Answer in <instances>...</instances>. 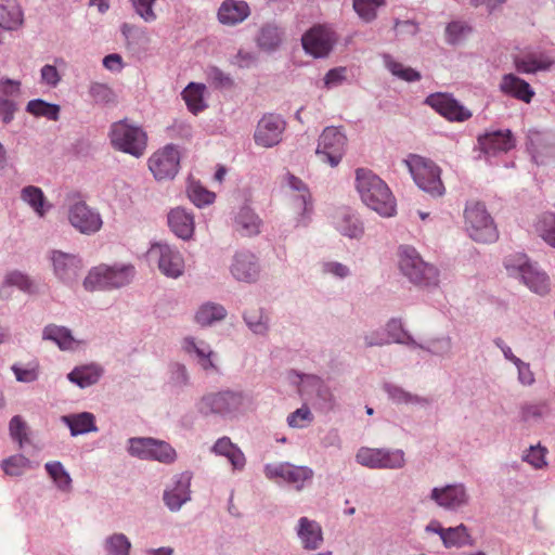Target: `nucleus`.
<instances>
[{"label":"nucleus","instance_id":"f257e3e1","mask_svg":"<svg viewBox=\"0 0 555 555\" xmlns=\"http://www.w3.org/2000/svg\"><path fill=\"white\" fill-rule=\"evenodd\" d=\"M356 188L367 207L383 217L395 215L396 201L391 191L372 170L365 168L357 169Z\"/></svg>","mask_w":555,"mask_h":555},{"label":"nucleus","instance_id":"f03ea898","mask_svg":"<svg viewBox=\"0 0 555 555\" xmlns=\"http://www.w3.org/2000/svg\"><path fill=\"white\" fill-rule=\"evenodd\" d=\"M398 263L401 273L416 286L434 287L438 285V269L434 264L425 262L415 248L400 247Z\"/></svg>","mask_w":555,"mask_h":555},{"label":"nucleus","instance_id":"7ed1b4c3","mask_svg":"<svg viewBox=\"0 0 555 555\" xmlns=\"http://www.w3.org/2000/svg\"><path fill=\"white\" fill-rule=\"evenodd\" d=\"M404 163L420 189L434 197L444 194L441 169L433 160L420 155H410Z\"/></svg>","mask_w":555,"mask_h":555},{"label":"nucleus","instance_id":"20e7f679","mask_svg":"<svg viewBox=\"0 0 555 555\" xmlns=\"http://www.w3.org/2000/svg\"><path fill=\"white\" fill-rule=\"evenodd\" d=\"M109 139L116 150L134 157L142 156L147 145L146 132L141 127L128 124L126 120L112 125Z\"/></svg>","mask_w":555,"mask_h":555},{"label":"nucleus","instance_id":"39448f33","mask_svg":"<svg viewBox=\"0 0 555 555\" xmlns=\"http://www.w3.org/2000/svg\"><path fill=\"white\" fill-rule=\"evenodd\" d=\"M464 217L466 230L474 241L479 243L496 241L499 236L496 227L483 204L479 202L467 204Z\"/></svg>","mask_w":555,"mask_h":555},{"label":"nucleus","instance_id":"423d86ee","mask_svg":"<svg viewBox=\"0 0 555 555\" xmlns=\"http://www.w3.org/2000/svg\"><path fill=\"white\" fill-rule=\"evenodd\" d=\"M509 275L519 278L532 292L544 295L550 289L548 276L537 270L524 254L509 256L504 261Z\"/></svg>","mask_w":555,"mask_h":555},{"label":"nucleus","instance_id":"0eeeda50","mask_svg":"<svg viewBox=\"0 0 555 555\" xmlns=\"http://www.w3.org/2000/svg\"><path fill=\"white\" fill-rule=\"evenodd\" d=\"M133 267L120 268L101 264L94 267L83 281L87 291L111 289L127 285L133 278Z\"/></svg>","mask_w":555,"mask_h":555},{"label":"nucleus","instance_id":"6e6552de","mask_svg":"<svg viewBox=\"0 0 555 555\" xmlns=\"http://www.w3.org/2000/svg\"><path fill=\"white\" fill-rule=\"evenodd\" d=\"M244 403L242 392L224 390L203 396L198 402V411L204 414L230 415L238 412Z\"/></svg>","mask_w":555,"mask_h":555},{"label":"nucleus","instance_id":"1a4fd4ad","mask_svg":"<svg viewBox=\"0 0 555 555\" xmlns=\"http://www.w3.org/2000/svg\"><path fill=\"white\" fill-rule=\"evenodd\" d=\"M357 462L365 467L374 469H397L405 464L402 450L375 449L362 447L356 455Z\"/></svg>","mask_w":555,"mask_h":555},{"label":"nucleus","instance_id":"9d476101","mask_svg":"<svg viewBox=\"0 0 555 555\" xmlns=\"http://www.w3.org/2000/svg\"><path fill=\"white\" fill-rule=\"evenodd\" d=\"M347 138L339 128L326 127L319 138L315 153L323 163L335 167L343 158Z\"/></svg>","mask_w":555,"mask_h":555},{"label":"nucleus","instance_id":"9b49d317","mask_svg":"<svg viewBox=\"0 0 555 555\" xmlns=\"http://www.w3.org/2000/svg\"><path fill=\"white\" fill-rule=\"evenodd\" d=\"M157 262L160 272L168 278H179L184 271V259L180 251L168 244L155 243L147 253Z\"/></svg>","mask_w":555,"mask_h":555},{"label":"nucleus","instance_id":"f8f14e48","mask_svg":"<svg viewBox=\"0 0 555 555\" xmlns=\"http://www.w3.org/2000/svg\"><path fill=\"white\" fill-rule=\"evenodd\" d=\"M335 41V33L325 25L313 26L301 38L305 51L314 57L327 56Z\"/></svg>","mask_w":555,"mask_h":555},{"label":"nucleus","instance_id":"ddd939ff","mask_svg":"<svg viewBox=\"0 0 555 555\" xmlns=\"http://www.w3.org/2000/svg\"><path fill=\"white\" fill-rule=\"evenodd\" d=\"M179 163V151L169 144L150 157L149 168L157 180L171 179L178 172Z\"/></svg>","mask_w":555,"mask_h":555},{"label":"nucleus","instance_id":"4468645a","mask_svg":"<svg viewBox=\"0 0 555 555\" xmlns=\"http://www.w3.org/2000/svg\"><path fill=\"white\" fill-rule=\"evenodd\" d=\"M264 474L271 480L281 479L294 485L297 490H301L305 481L310 480L313 476V472L309 467L289 463L269 464L264 467Z\"/></svg>","mask_w":555,"mask_h":555},{"label":"nucleus","instance_id":"2eb2a0df","mask_svg":"<svg viewBox=\"0 0 555 555\" xmlns=\"http://www.w3.org/2000/svg\"><path fill=\"white\" fill-rule=\"evenodd\" d=\"M284 130L285 121L281 116L266 114L257 124L254 133L255 143L267 149L275 146L281 142Z\"/></svg>","mask_w":555,"mask_h":555},{"label":"nucleus","instance_id":"dca6fc26","mask_svg":"<svg viewBox=\"0 0 555 555\" xmlns=\"http://www.w3.org/2000/svg\"><path fill=\"white\" fill-rule=\"evenodd\" d=\"M68 219L70 224L83 234L98 232L103 223L100 214L90 208L85 202H77L70 206Z\"/></svg>","mask_w":555,"mask_h":555},{"label":"nucleus","instance_id":"f3484780","mask_svg":"<svg viewBox=\"0 0 555 555\" xmlns=\"http://www.w3.org/2000/svg\"><path fill=\"white\" fill-rule=\"evenodd\" d=\"M51 261L54 274L59 280L68 285H73L77 282L83 268L82 261L79 257L73 254L53 250L51 254Z\"/></svg>","mask_w":555,"mask_h":555},{"label":"nucleus","instance_id":"a211bd4d","mask_svg":"<svg viewBox=\"0 0 555 555\" xmlns=\"http://www.w3.org/2000/svg\"><path fill=\"white\" fill-rule=\"evenodd\" d=\"M430 498L441 507L457 511L468 503L469 496L462 483L434 488Z\"/></svg>","mask_w":555,"mask_h":555},{"label":"nucleus","instance_id":"6ab92c4d","mask_svg":"<svg viewBox=\"0 0 555 555\" xmlns=\"http://www.w3.org/2000/svg\"><path fill=\"white\" fill-rule=\"evenodd\" d=\"M426 103L449 120L464 121L472 116L467 108L448 94H431L426 99Z\"/></svg>","mask_w":555,"mask_h":555},{"label":"nucleus","instance_id":"aec40b11","mask_svg":"<svg viewBox=\"0 0 555 555\" xmlns=\"http://www.w3.org/2000/svg\"><path fill=\"white\" fill-rule=\"evenodd\" d=\"M481 151L488 155L506 153L515 147V139L511 130H498L478 138Z\"/></svg>","mask_w":555,"mask_h":555},{"label":"nucleus","instance_id":"412c9836","mask_svg":"<svg viewBox=\"0 0 555 555\" xmlns=\"http://www.w3.org/2000/svg\"><path fill=\"white\" fill-rule=\"evenodd\" d=\"M231 273L237 281L255 282L260 273V267L255 255L248 251L237 253L231 266Z\"/></svg>","mask_w":555,"mask_h":555},{"label":"nucleus","instance_id":"4be33fe9","mask_svg":"<svg viewBox=\"0 0 555 555\" xmlns=\"http://www.w3.org/2000/svg\"><path fill=\"white\" fill-rule=\"evenodd\" d=\"M170 230L179 238L188 241L192 237L195 229L194 216L182 207L172 208L167 216Z\"/></svg>","mask_w":555,"mask_h":555},{"label":"nucleus","instance_id":"5701e85b","mask_svg":"<svg viewBox=\"0 0 555 555\" xmlns=\"http://www.w3.org/2000/svg\"><path fill=\"white\" fill-rule=\"evenodd\" d=\"M250 14L247 2L242 0H224L217 13L222 25L234 26L244 22Z\"/></svg>","mask_w":555,"mask_h":555},{"label":"nucleus","instance_id":"b1692460","mask_svg":"<svg viewBox=\"0 0 555 555\" xmlns=\"http://www.w3.org/2000/svg\"><path fill=\"white\" fill-rule=\"evenodd\" d=\"M191 479V473H181L176 477L175 487L169 491H165L164 501L171 511H178L190 500Z\"/></svg>","mask_w":555,"mask_h":555},{"label":"nucleus","instance_id":"393cba45","mask_svg":"<svg viewBox=\"0 0 555 555\" xmlns=\"http://www.w3.org/2000/svg\"><path fill=\"white\" fill-rule=\"evenodd\" d=\"M499 88L502 93L525 103H530L534 96L530 85L514 74L503 75Z\"/></svg>","mask_w":555,"mask_h":555},{"label":"nucleus","instance_id":"a878e982","mask_svg":"<svg viewBox=\"0 0 555 555\" xmlns=\"http://www.w3.org/2000/svg\"><path fill=\"white\" fill-rule=\"evenodd\" d=\"M514 64L517 72L521 74H534L537 72L548 70L554 61L542 52H528L516 56Z\"/></svg>","mask_w":555,"mask_h":555},{"label":"nucleus","instance_id":"bb28decb","mask_svg":"<svg viewBox=\"0 0 555 555\" xmlns=\"http://www.w3.org/2000/svg\"><path fill=\"white\" fill-rule=\"evenodd\" d=\"M288 185L293 191L292 206L295 214L306 216L312 210V201L307 185L293 175H288Z\"/></svg>","mask_w":555,"mask_h":555},{"label":"nucleus","instance_id":"cd10ccee","mask_svg":"<svg viewBox=\"0 0 555 555\" xmlns=\"http://www.w3.org/2000/svg\"><path fill=\"white\" fill-rule=\"evenodd\" d=\"M297 534L306 550H317L323 542L321 526L307 517L298 520Z\"/></svg>","mask_w":555,"mask_h":555},{"label":"nucleus","instance_id":"c85d7f7f","mask_svg":"<svg viewBox=\"0 0 555 555\" xmlns=\"http://www.w3.org/2000/svg\"><path fill=\"white\" fill-rule=\"evenodd\" d=\"M23 11L16 0H5L0 4V26L8 30H14L23 25Z\"/></svg>","mask_w":555,"mask_h":555},{"label":"nucleus","instance_id":"c756f323","mask_svg":"<svg viewBox=\"0 0 555 555\" xmlns=\"http://www.w3.org/2000/svg\"><path fill=\"white\" fill-rule=\"evenodd\" d=\"M212 452L225 456L234 469H242L245 465L244 453L228 437L218 439L212 447Z\"/></svg>","mask_w":555,"mask_h":555},{"label":"nucleus","instance_id":"7c9ffc66","mask_svg":"<svg viewBox=\"0 0 555 555\" xmlns=\"http://www.w3.org/2000/svg\"><path fill=\"white\" fill-rule=\"evenodd\" d=\"M260 225L261 220L249 207H243L235 218V230L243 236L258 234Z\"/></svg>","mask_w":555,"mask_h":555},{"label":"nucleus","instance_id":"2f4dec72","mask_svg":"<svg viewBox=\"0 0 555 555\" xmlns=\"http://www.w3.org/2000/svg\"><path fill=\"white\" fill-rule=\"evenodd\" d=\"M62 421L69 427L72 436H78L90 431H96L92 413L82 412L75 415H65Z\"/></svg>","mask_w":555,"mask_h":555},{"label":"nucleus","instance_id":"473e14b6","mask_svg":"<svg viewBox=\"0 0 555 555\" xmlns=\"http://www.w3.org/2000/svg\"><path fill=\"white\" fill-rule=\"evenodd\" d=\"M183 348L188 353H195L201 366L207 370H217L216 364L211 360V356L214 354L210 347L204 341L196 343L194 338L186 337L184 339Z\"/></svg>","mask_w":555,"mask_h":555},{"label":"nucleus","instance_id":"72a5a7b5","mask_svg":"<svg viewBox=\"0 0 555 555\" xmlns=\"http://www.w3.org/2000/svg\"><path fill=\"white\" fill-rule=\"evenodd\" d=\"M43 338L54 341L62 350H73L79 344L67 328L56 325L46 326Z\"/></svg>","mask_w":555,"mask_h":555},{"label":"nucleus","instance_id":"f704fd0d","mask_svg":"<svg viewBox=\"0 0 555 555\" xmlns=\"http://www.w3.org/2000/svg\"><path fill=\"white\" fill-rule=\"evenodd\" d=\"M21 198L40 217H43L46 211L51 207L47 202L42 190L38 186L28 185L23 188L21 191Z\"/></svg>","mask_w":555,"mask_h":555},{"label":"nucleus","instance_id":"c9c22d12","mask_svg":"<svg viewBox=\"0 0 555 555\" xmlns=\"http://www.w3.org/2000/svg\"><path fill=\"white\" fill-rule=\"evenodd\" d=\"M204 91L205 86L195 82L189 83L186 88L182 91V98L185 101L188 108L193 114H197L206 107L203 98Z\"/></svg>","mask_w":555,"mask_h":555},{"label":"nucleus","instance_id":"e433bc0d","mask_svg":"<svg viewBox=\"0 0 555 555\" xmlns=\"http://www.w3.org/2000/svg\"><path fill=\"white\" fill-rule=\"evenodd\" d=\"M101 376V370L94 365L77 367L68 374V379L81 388L95 384Z\"/></svg>","mask_w":555,"mask_h":555},{"label":"nucleus","instance_id":"4c0bfd02","mask_svg":"<svg viewBox=\"0 0 555 555\" xmlns=\"http://www.w3.org/2000/svg\"><path fill=\"white\" fill-rule=\"evenodd\" d=\"M151 451L149 460L171 464L177 459L176 450L166 441L151 438Z\"/></svg>","mask_w":555,"mask_h":555},{"label":"nucleus","instance_id":"58836bf2","mask_svg":"<svg viewBox=\"0 0 555 555\" xmlns=\"http://www.w3.org/2000/svg\"><path fill=\"white\" fill-rule=\"evenodd\" d=\"M534 227L541 238L550 246L555 247V214L543 212Z\"/></svg>","mask_w":555,"mask_h":555},{"label":"nucleus","instance_id":"ea45409f","mask_svg":"<svg viewBox=\"0 0 555 555\" xmlns=\"http://www.w3.org/2000/svg\"><path fill=\"white\" fill-rule=\"evenodd\" d=\"M441 540L447 547L472 544L468 529L465 525L448 528L441 532Z\"/></svg>","mask_w":555,"mask_h":555},{"label":"nucleus","instance_id":"a19ab883","mask_svg":"<svg viewBox=\"0 0 555 555\" xmlns=\"http://www.w3.org/2000/svg\"><path fill=\"white\" fill-rule=\"evenodd\" d=\"M225 309L218 304H205L199 307L195 314V320L198 324L205 326L210 325L215 321H220L225 318Z\"/></svg>","mask_w":555,"mask_h":555},{"label":"nucleus","instance_id":"79ce46f5","mask_svg":"<svg viewBox=\"0 0 555 555\" xmlns=\"http://www.w3.org/2000/svg\"><path fill=\"white\" fill-rule=\"evenodd\" d=\"M337 230L345 236L350 238H358L363 233V228L359 220L349 214H344L336 218L335 221Z\"/></svg>","mask_w":555,"mask_h":555},{"label":"nucleus","instance_id":"37998d69","mask_svg":"<svg viewBox=\"0 0 555 555\" xmlns=\"http://www.w3.org/2000/svg\"><path fill=\"white\" fill-rule=\"evenodd\" d=\"M1 468L8 476H21L30 468V461L22 454H15L4 459Z\"/></svg>","mask_w":555,"mask_h":555},{"label":"nucleus","instance_id":"c03bdc74","mask_svg":"<svg viewBox=\"0 0 555 555\" xmlns=\"http://www.w3.org/2000/svg\"><path fill=\"white\" fill-rule=\"evenodd\" d=\"M387 331H388V334L391 337V339L374 338V337L367 336V337H365L366 346H370V347L383 346V345L389 344L391 341H393V343H403L404 341L405 333H403L400 322H398L396 320H391L390 322L387 323Z\"/></svg>","mask_w":555,"mask_h":555},{"label":"nucleus","instance_id":"a18cd8bd","mask_svg":"<svg viewBox=\"0 0 555 555\" xmlns=\"http://www.w3.org/2000/svg\"><path fill=\"white\" fill-rule=\"evenodd\" d=\"M46 469L59 489L63 491L70 490L72 478L60 462L47 463Z\"/></svg>","mask_w":555,"mask_h":555},{"label":"nucleus","instance_id":"49530a36","mask_svg":"<svg viewBox=\"0 0 555 555\" xmlns=\"http://www.w3.org/2000/svg\"><path fill=\"white\" fill-rule=\"evenodd\" d=\"M386 67L391 72L392 75L398 78L412 82L421 79V74L412 67H405L403 64L392 60L389 55L384 57Z\"/></svg>","mask_w":555,"mask_h":555},{"label":"nucleus","instance_id":"de8ad7c7","mask_svg":"<svg viewBox=\"0 0 555 555\" xmlns=\"http://www.w3.org/2000/svg\"><path fill=\"white\" fill-rule=\"evenodd\" d=\"M27 112L35 116H44L51 120H57L60 107L42 100H31L27 104Z\"/></svg>","mask_w":555,"mask_h":555},{"label":"nucleus","instance_id":"09e8293b","mask_svg":"<svg viewBox=\"0 0 555 555\" xmlns=\"http://www.w3.org/2000/svg\"><path fill=\"white\" fill-rule=\"evenodd\" d=\"M472 33V27L461 21L451 22L446 28V40L450 44L462 42Z\"/></svg>","mask_w":555,"mask_h":555},{"label":"nucleus","instance_id":"8fccbe9b","mask_svg":"<svg viewBox=\"0 0 555 555\" xmlns=\"http://www.w3.org/2000/svg\"><path fill=\"white\" fill-rule=\"evenodd\" d=\"M281 42L279 29L274 26H263L257 37V43L261 49L273 50Z\"/></svg>","mask_w":555,"mask_h":555},{"label":"nucleus","instance_id":"3c124183","mask_svg":"<svg viewBox=\"0 0 555 555\" xmlns=\"http://www.w3.org/2000/svg\"><path fill=\"white\" fill-rule=\"evenodd\" d=\"M384 3V0H353V8L363 21L371 22L376 17V10Z\"/></svg>","mask_w":555,"mask_h":555},{"label":"nucleus","instance_id":"603ef678","mask_svg":"<svg viewBox=\"0 0 555 555\" xmlns=\"http://www.w3.org/2000/svg\"><path fill=\"white\" fill-rule=\"evenodd\" d=\"M130 547V541L122 533H114L105 542V548L109 555H129Z\"/></svg>","mask_w":555,"mask_h":555},{"label":"nucleus","instance_id":"864d4df0","mask_svg":"<svg viewBox=\"0 0 555 555\" xmlns=\"http://www.w3.org/2000/svg\"><path fill=\"white\" fill-rule=\"evenodd\" d=\"M189 198L197 206L211 204L215 201V193L208 191L196 182H191L188 188Z\"/></svg>","mask_w":555,"mask_h":555},{"label":"nucleus","instance_id":"5fc2aeb1","mask_svg":"<svg viewBox=\"0 0 555 555\" xmlns=\"http://www.w3.org/2000/svg\"><path fill=\"white\" fill-rule=\"evenodd\" d=\"M9 430L11 438L18 442L20 448H22L24 443L28 441V426L22 416L15 415L11 418Z\"/></svg>","mask_w":555,"mask_h":555},{"label":"nucleus","instance_id":"6e6d98bb","mask_svg":"<svg viewBox=\"0 0 555 555\" xmlns=\"http://www.w3.org/2000/svg\"><path fill=\"white\" fill-rule=\"evenodd\" d=\"M244 320L248 327L256 334H263L267 328V319L258 309H250L244 313Z\"/></svg>","mask_w":555,"mask_h":555},{"label":"nucleus","instance_id":"4d7b16f0","mask_svg":"<svg viewBox=\"0 0 555 555\" xmlns=\"http://www.w3.org/2000/svg\"><path fill=\"white\" fill-rule=\"evenodd\" d=\"M313 420L310 409L306 405L297 409L287 416V423L293 428H304Z\"/></svg>","mask_w":555,"mask_h":555},{"label":"nucleus","instance_id":"13d9d810","mask_svg":"<svg viewBox=\"0 0 555 555\" xmlns=\"http://www.w3.org/2000/svg\"><path fill=\"white\" fill-rule=\"evenodd\" d=\"M151 448V438L129 439V453L141 460H149Z\"/></svg>","mask_w":555,"mask_h":555},{"label":"nucleus","instance_id":"bf43d9fd","mask_svg":"<svg viewBox=\"0 0 555 555\" xmlns=\"http://www.w3.org/2000/svg\"><path fill=\"white\" fill-rule=\"evenodd\" d=\"M5 286H16L22 291H29L31 287V282L29 279L20 273V272H11L7 274L3 280L2 285H0V296H4V287Z\"/></svg>","mask_w":555,"mask_h":555},{"label":"nucleus","instance_id":"052dcab7","mask_svg":"<svg viewBox=\"0 0 555 555\" xmlns=\"http://www.w3.org/2000/svg\"><path fill=\"white\" fill-rule=\"evenodd\" d=\"M546 452V449L541 446H531L522 456V460L537 469L543 468L547 464L545 461Z\"/></svg>","mask_w":555,"mask_h":555},{"label":"nucleus","instance_id":"680f3d73","mask_svg":"<svg viewBox=\"0 0 555 555\" xmlns=\"http://www.w3.org/2000/svg\"><path fill=\"white\" fill-rule=\"evenodd\" d=\"M208 81L215 88L220 89H229L233 86L231 77L216 67L208 70Z\"/></svg>","mask_w":555,"mask_h":555},{"label":"nucleus","instance_id":"e2e57ef3","mask_svg":"<svg viewBox=\"0 0 555 555\" xmlns=\"http://www.w3.org/2000/svg\"><path fill=\"white\" fill-rule=\"evenodd\" d=\"M155 0H132L137 13L146 22H153L156 14L153 11Z\"/></svg>","mask_w":555,"mask_h":555},{"label":"nucleus","instance_id":"0e129e2a","mask_svg":"<svg viewBox=\"0 0 555 555\" xmlns=\"http://www.w3.org/2000/svg\"><path fill=\"white\" fill-rule=\"evenodd\" d=\"M386 391L389 397L398 403L420 402V399L416 396H413L397 386L388 385L386 386Z\"/></svg>","mask_w":555,"mask_h":555},{"label":"nucleus","instance_id":"69168bd1","mask_svg":"<svg viewBox=\"0 0 555 555\" xmlns=\"http://www.w3.org/2000/svg\"><path fill=\"white\" fill-rule=\"evenodd\" d=\"M17 80L7 79L0 82V98L15 100L21 93Z\"/></svg>","mask_w":555,"mask_h":555},{"label":"nucleus","instance_id":"338daca9","mask_svg":"<svg viewBox=\"0 0 555 555\" xmlns=\"http://www.w3.org/2000/svg\"><path fill=\"white\" fill-rule=\"evenodd\" d=\"M346 67H337L330 69L324 77V85L326 88H332L340 85L346 79Z\"/></svg>","mask_w":555,"mask_h":555},{"label":"nucleus","instance_id":"774afa93","mask_svg":"<svg viewBox=\"0 0 555 555\" xmlns=\"http://www.w3.org/2000/svg\"><path fill=\"white\" fill-rule=\"evenodd\" d=\"M41 80L51 87H55L60 82L61 76L55 66L44 65L41 68Z\"/></svg>","mask_w":555,"mask_h":555}]
</instances>
